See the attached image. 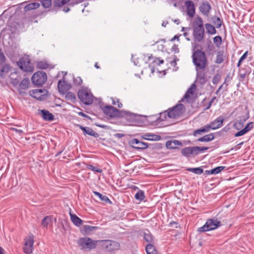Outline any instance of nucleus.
<instances>
[{
  "mask_svg": "<svg viewBox=\"0 0 254 254\" xmlns=\"http://www.w3.org/2000/svg\"><path fill=\"white\" fill-rule=\"evenodd\" d=\"M184 109L185 107L183 104L177 105L172 109H169L167 113L164 112L160 113L159 119L160 121H163L167 120V118L176 119L183 114Z\"/></svg>",
  "mask_w": 254,
  "mask_h": 254,
  "instance_id": "obj_1",
  "label": "nucleus"
},
{
  "mask_svg": "<svg viewBox=\"0 0 254 254\" xmlns=\"http://www.w3.org/2000/svg\"><path fill=\"white\" fill-rule=\"evenodd\" d=\"M81 249L84 250H91L99 245V240H93L88 237H83L79 239L77 242Z\"/></svg>",
  "mask_w": 254,
  "mask_h": 254,
  "instance_id": "obj_2",
  "label": "nucleus"
},
{
  "mask_svg": "<svg viewBox=\"0 0 254 254\" xmlns=\"http://www.w3.org/2000/svg\"><path fill=\"white\" fill-rule=\"evenodd\" d=\"M193 63L200 69L205 68L206 64V58L203 52L197 50L192 55Z\"/></svg>",
  "mask_w": 254,
  "mask_h": 254,
  "instance_id": "obj_3",
  "label": "nucleus"
},
{
  "mask_svg": "<svg viewBox=\"0 0 254 254\" xmlns=\"http://www.w3.org/2000/svg\"><path fill=\"white\" fill-rule=\"evenodd\" d=\"M99 246L106 252L112 253L120 249V244L111 240H99Z\"/></svg>",
  "mask_w": 254,
  "mask_h": 254,
  "instance_id": "obj_4",
  "label": "nucleus"
},
{
  "mask_svg": "<svg viewBox=\"0 0 254 254\" xmlns=\"http://www.w3.org/2000/svg\"><path fill=\"white\" fill-rule=\"evenodd\" d=\"M221 225V222L217 219H209L207 220L205 224L198 228V231L200 232L213 230Z\"/></svg>",
  "mask_w": 254,
  "mask_h": 254,
  "instance_id": "obj_5",
  "label": "nucleus"
},
{
  "mask_svg": "<svg viewBox=\"0 0 254 254\" xmlns=\"http://www.w3.org/2000/svg\"><path fill=\"white\" fill-rule=\"evenodd\" d=\"M47 79L46 73L42 71L35 72L31 78L32 83L38 86L42 85Z\"/></svg>",
  "mask_w": 254,
  "mask_h": 254,
  "instance_id": "obj_6",
  "label": "nucleus"
},
{
  "mask_svg": "<svg viewBox=\"0 0 254 254\" xmlns=\"http://www.w3.org/2000/svg\"><path fill=\"white\" fill-rule=\"evenodd\" d=\"M17 65L24 71L32 72L33 71V66L29 59L20 58L17 62Z\"/></svg>",
  "mask_w": 254,
  "mask_h": 254,
  "instance_id": "obj_7",
  "label": "nucleus"
},
{
  "mask_svg": "<svg viewBox=\"0 0 254 254\" xmlns=\"http://www.w3.org/2000/svg\"><path fill=\"white\" fill-rule=\"evenodd\" d=\"M78 96L80 100L86 105H90L93 102V95L85 90H79Z\"/></svg>",
  "mask_w": 254,
  "mask_h": 254,
  "instance_id": "obj_8",
  "label": "nucleus"
},
{
  "mask_svg": "<svg viewBox=\"0 0 254 254\" xmlns=\"http://www.w3.org/2000/svg\"><path fill=\"white\" fill-rule=\"evenodd\" d=\"M23 250L25 253L30 254L33 250L34 240L33 235H30L25 239Z\"/></svg>",
  "mask_w": 254,
  "mask_h": 254,
  "instance_id": "obj_9",
  "label": "nucleus"
},
{
  "mask_svg": "<svg viewBox=\"0 0 254 254\" xmlns=\"http://www.w3.org/2000/svg\"><path fill=\"white\" fill-rule=\"evenodd\" d=\"M141 123L140 115L128 112V126H139Z\"/></svg>",
  "mask_w": 254,
  "mask_h": 254,
  "instance_id": "obj_10",
  "label": "nucleus"
},
{
  "mask_svg": "<svg viewBox=\"0 0 254 254\" xmlns=\"http://www.w3.org/2000/svg\"><path fill=\"white\" fill-rule=\"evenodd\" d=\"M102 110L105 114L111 118L117 117L120 115L119 110L111 105L104 107Z\"/></svg>",
  "mask_w": 254,
  "mask_h": 254,
  "instance_id": "obj_11",
  "label": "nucleus"
},
{
  "mask_svg": "<svg viewBox=\"0 0 254 254\" xmlns=\"http://www.w3.org/2000/svg\"><path fill=\"white\" fill-rule=\"evenodd\" d=\"M194 40L197 42H201L205 36L204 28H194L193 31Z\"/></svg>",
  "mask_w": 254,
  "mask_h": 254,
  "instance_id": "obj_12",
  "label": "nucleus"
},
{
  "mask_svg": "<svg viewBox=\"0 0 254 254\" xmlns=\"http://www.w3.org/2000/svg\"><path fill=\"white\" fill-rule=\"evenodd\" d=\"M129 143L132 147L137 149H145L148 147L147 143L140 141L136 138L130 140Z\"/></svg>",
  "mask_w": 254,
  "mask_h": 254,
  "instance_id": "obj_13",
  "label": "nucleus"
},
{
  "mask_svg": "<svg viewBox=\"0 0 254 254\" xmlns=\"http://www.w3.org/2000/svg\"><path fill=\"white\" fill-rule=\"evenodd\" d=\"M185 5L187 8V15L190 18L193 17L195 12V9L193 2L190 0H187L185 2Z\"/></svg>",
  "mask_w": 254,
  "mask_h": 254,
  "instance_id": "obj_14",
  "label": "nucleus"
},
{
  "mask_svg": "<svg viewBox=\"0 0 254 254\" xmlns=\"http://www.w3.org/2000/svg\"><path fill=\"white\" fill-rule=\"evenodd\" d=\"M58 87L60 93L64 94L71 88V86L65 81L60 80L58 82Z\"/></svg>",
  "mask_w": 254,
  "mask_h": 254,
  "instance_id": "obj_15",
  "label": "nucleus"
},
{
  "mask_svg": "<svg viewBox=\"0 0 254 254\" xmlns=\"http://www.w3.org/2000/svg\"><path fill=\"white\" fill-rule=\"evenodd\" d=\"M223 121L224 118L222 117H219L211 122L209 125L211 129L215 130L223 126Z\"/></svg>",
  "mask_w": 254,
  "mask_h": 254,
  "instance_id": "obj_16",
  "label": "nucleus"
},
{
  "mask_svg": "<svg viewBox=\"0 0 254 254\" xmlns=\"http://www.w3.org/2000/svg\"><path fill=\"white\" fill-rule=\"evenodd\" d=\"M201 12L205 16H208L211 10V7L208 2H203L199 7Z\"/></svg>",
  "mask_w": 254,
  "mask_h": 254,
  "instance_id": "obj_17",
  "label": "nucleus"
},
{
  "mask_svg": "<svg viewBox=\"0 0 254 254\" xmlns=\"http://www.w3.org/2000/svg\"><path fill=\"white\" fill-rule=\"evenodd\" d=\"M141 137L145 140L157 141L161 139L160 135L152 133H146L141 136Z\"/></svg>",
  "mask_w": 254,
  "mask_h": 254,
  "instance_id": "obj_18",
  "label": "nucleus"
},
{
  "mask_svg": "<svg viewBox=\"0 0 254 254\" xmlns=\"http://www.w3.org/2000/svg\"><path fill=\"white\" fill-rule=\"evenodd\" d=\"M43 91L41 89H34L29 91V95L32 97L39 100L42 99Z\"/></svg>",
  "mask_w": 254,
  "mask_h": 254,
  "instance_id": "obj_19",
  "label": "nucleus"
},
{
  "mask_svg": "<svg viewBox=\"0 0 254 254\" xmlns=\"http://www.w3.org/2000/svg\"><path fill=\"white\" fill-rule=\"evenodd\" d=\"M70 0H53V5L55 9H59L68 3Z\"/></svg>",
  "mask_w": 254,
  "mask_h": 254,
  "instance_id": "obj_20",
  "label": "nucleus"
},
{
  "mask_svg": "<svg viewBox=\"0 0 254 254\" xmlns=\"http://www.w3.org/2000/svg\"><path fill=\"white\" fill-rule=\"evenodd\" d=\"M40 112L42 115V117L45 121H52L54 120V115L48 111L45 110H41Z\"/></svg>",
  "mask_w": 254,
  "mask_h": 254,
  "instance_id": "obj_21",
  "label": "nucleus"
},
{
  "mask_svg": "<svg viewBox=\"0 0 254 254\" xmlns=\"http://www.w3.org/2000/svg\"><path fill=\"white\" fill-rule=\"evenodd\" d=\"M79 127L85 134H87L96 137L98 136V133L94 131L91 128L89 127H83L80 125H79Z\"/></svg>",
  "mask_w": 254,
  "mask_h": 254,
  "instance_id": "obj_22",
  "label": "nucleus"
},
{
  "mask_svg": "<svg viewBox=\"0 0 254 254\" xmlns=\"http://www.w3.org/2000/svg\"><path fill=\"white\" fill-rule=\"evenodd\" d=\"M182 142L177 140L168 141L166 143L167 148L169 149H176L178 146H182Z\"/></svg>",
  "mask_w": 254,
  "mask_h": 254,
  "instance_id": "obj_23",
  "label": "nucleus"
},
{
  "mask_svg": "<svg viewBox=\"0 0 254 254\" xmlns=\"http://www.w3.org/2000/svg\"><path fill=\"white\" fill-rule=\"evenodd\" d=\"M196 84L195 83L192 84L184 95V98L188 99L191 97L194 94V92L196 90Z\"/></svg>",
  "mask_w": 254,
  "mask_h": 254,
  "instance_id": "obj_24",
  "label": "nucleus"
},
{
  "mask_svg": "<svg viewBox=\"0 0 254 254\" xmlns=\"http://www.w3.org/2000/svg\"><path fill=\"white\" fill-rule=\"evenodd\" d=\"M69 215L71 221L75 226H80L82 224L83 221L75 214L69 212Z\"/></svg>",
  "mask_w": 254,
  "mask_h": 254,
  "instance_id": "obj_25",
  "label": "nucleus"
},
{
  "mask_svg": "<svg viewBox=\"0 0 254 254\" xmlns=\"http://www.w3.org/2000/svg\"><path fill=\"white\" fill-rule=\"evenodd\" d=\"M194 147H187L182 149L181 153L183 156L189 157L191 154H195Z\"/></svg>",
  "mask_w": 254,
  "mask_h": 254,
  "instance_id": "obj_26",
  "label": "nucleus"
},
{
  "mask_svg": "<svg viewBox=\"0 0 254 254\" xmlns=\"http://www.w3.org/2000/svg\"><path fill=\"white\" fill-rule=\"evenodd\" d=\"M211 129L209 125H206L200 128L195 130L193 134L194 136H196L197 134H201L202 133L209 132Z\"/></svg>",
  "mask_w": 254,
  "mask_h": 254,
  "instance_id": "obj_27",
  "label": "nucleus"
},
{
  "mask_svg": "<svg viewBox=\"0 0 254 254\" xmlns=\"http://www.w3.org/2000/svg\"><path fill=\"white\" fill-rule=\"evenodd\" d=\"M29 83V79L27 78H24L21 81V83L19 84V87L18 89L20 94L22 93V91H21V90H25L28 88Z\"/></svg>",
  "mask_w": 254,
  "mask_h": 254,
  "instance_id": "obj_28",
  "label": "nucleus"
},
{
  "mask_svg": "<svg viewBox=\"0 0 254 254\" xmlns=\"http://www.w3.org/2000/svg\"><path fill=\"white\" fill-rule=\"evenodd\" d=\"M40 3L36 2L30 3L24 7V10L27 11L31 10L36 9L40 7Z\"/></svg>",
  "mask_w": 254,
  "mask_h": 254,
  "instance_id": "obj_29",
  "label": "nucleus"
},
{
  "mask_svg": "<svg viewBox=\"0 0 254 254\" xmlns=\"http://www.w3.org/2000/svg\"><path fill=\"white\" fill-rule=\"evenodd\" d=\"M214 138L213 134L210 133L198 138L197 140L200 142H209L212 140Z\"/></svg>",
  "mask_w": 254,
  "mask_h": 254,
  "instance_id": "obj_30",
  "label": "nucleus"
},
{
  "mask_svg": "<svg viewBox=\"0 0 254 254\" xmlns=\"http://www.w3.org/2000/svg\"><path fill=\"white\" fill-rule=\"evenodd\" d=\"M205 27L207 33L213 35L216 33L215 27L210 24L206 23L205 24Z\"/></svg>",
  "mask_w": 254,
  "mask_h": 254,
  "instance_id": "obj_31",
  "label": "nucleus"
},
{
  "mask_svg": "<svg viewBox=\"0 0 254 254\" xmlns=\"http://www.w3.org/2000/svg\"><path fill=\"white\" fill-rule=\"evenodd\" d=\"M145 250L147 254H157L155 247L151 244L146 246Z\"/></svg>",
  "mask_w": 254,
  "mask_h": 254,
  "instance_id": "obj_32",
  "label": "nucleus"
},
{
  "mask_svg": "<svg viewBox=\"0 0 254 254\" xmlns=\"http://www.w3.org/2000/svg\"><path fill=\"white\" fill-rule=\"evenodd\" d=\"M223 52L219 51L217 53L216 59L215 63L217 64H220L224 62Z\"/></svg>",
  "mask_w": 254,
  "mask_h": 254,
  "instance_id": "obj_33",
  "label": "nucleus"
},
{
  "mask_svg": "<svg viewBox=\"0 0 254 254\" xmlns=\"http://www.w3.org/2000/svg\"><path fill=\"white\" fill-rule=\"evenodd\" d=\"M134 197L139 201H142L145 197L144 192L142 190H138L135 194Z\"/></svg>",
  "mask_w": 254,
  "mask_h": 254,
  "instance_id": "obj_34",
  "label": "nucleus"
},
{
  "mask_svg": "<svg viewBox=\"0 0 254 254\" xmlns=\"http://www.w3.org/2000/svg\"><path fill=\"white\" fill-rule=\"evenodd\" d=\"M189 172H192L194 174L200 175L203 172V170L201 167L198 168H189L187 169Z\"/></svg>",
  "mask_w": 254,
  "mask_h": 254,
  "instance_id": "obj_35",
  "label": "nucleus"
},
{
  "mask_svg": "<svg viewBox=\"0 0 254 254\" xmlns=\"http://www.w3.org/2000/svg\"><path fill=\"white\" fill-rule=\"evenodd\" d=\"M143 238L149 244L151 243L153 241L152 236L149 231L144 232Z\"/></svg>",
  "mask_w": 254,
  "mask_h": 254,
  "instance_id": "obj_36",
  "label": "nucleus"
},
{
  "mask_svg": "<svg viewBox=\"0 0 254 254\" xmlns=\"http://www.w3.org/2000/svg\"><path fill=\"white\" fill-rule=\"evenodd\" d=\"M195 26L194 28H204L202 19L200 17H197L194 20Z\"/></svg>",
  "mask_w": 254,
  "mask_h": 254,
  "instance_id": "obj_37",
  "label": "nucleus"
},
{
  "mask_svg": "<svg viewBox=\"0 0 254 254\" xmlns=\"http://www.w3.org/2000/svg\"><path fill=\"white\" fill-rule=\"evenodd\" d=\"M37 66L40 69H47L49 67L50 64L46 62L40 61L37 63Z\"/></svg>",
  "mask_w": 254,
  "mask_h": 254,
  "instance_id": "obj_38",
  "label": "nucleus"
},
{
  "mask_svg": "<svg viewBox=\"0 0 254 254\" xmlns=\"http://www.w3.org/2000/svg\"><path fill=\"white\" fill-rule=\"evenodd\" d=\"M10 67L7 64H5L1 68L0 70V76L3 77L9 71Z\"/></svg>",
  "mask_w": 254,
  "mask_h": 254,
  "instance_id": "obj_39",
  "label": "nucleus"
},
{
  "mask_svg": "<svg viewBox=\"0 0 254 254\" xmlns=\"http://www.w3.org/2000/svg\"><path fill=\"white\" fill-rule=\"evenodd\" d=\"M94 193L96 196H99V197L100 198V199L101 200L104 201L105 202L111 203V201L110 200V199L108 198V197L107 196L103 195L101 193H100V192H97V191H94Z\"/></svg>",
  "mask_w": 254,
  "mask_h": 254,
  "instance_id": "obj_40",
  "label": "nucleus"
},
{
  "mask_svg": "<svg viewBox=\"0 0 254 254\" xmlns=\"http://www.w3.org/2000/svg\"><path fill=\"white\" fill-rule=\"evenodd\" d=\"M51 216H47L42 220L41 225L43 227L47 228L48 224L51 222Z\"/></svg>",
  "mask_w": 254,
  "mask_h": 254,
  "instance_id": "obj_41",
  "label": "nucleus"
},
{
  "mask_svg": "<svg viewBox=\"0 0 254 254\" xmlns=\"http://www.w3.org/2000/svg\"><path fill=\"white\" fill-rule=\"evenodd\" d=\"M212 21L216 28H219L221 27L222 21L220 18L214 16L212 17Z\"/></svg>",
  "mask_w": 254,
  "mask_h": 254,
  "instance_id": "obj_42",
  "label": "nucleus"
},
{
  "mask_svg": "<svg viewBox=\"0 0 254 254\" xmlns=\"http://www.w3.org/2000/svg\"><path fill=\"white\" fill-rule=\"evenodd\" d=\"M65 98L66 100L70 101L72 102H74L76 100L75 95L71 92L66 93L65 95Z\"/></svg>",
  "mask_w": 254,
  "mask_h": 254,
  "instance_id": "obj_43",
  "label": "nucleus"
},
{
  "mask_svg": "<svg viewBox=\"0 0 254 254\" xmlns=\"http://www.w3.org/2000/svg\"><path fill=\"white\" fill-rule=\"evenodd\" d=\"M209 149L208 147L194 146L195 154L197 155L199 153L203 152Z\"/></svg>",
  "mask_w": 254,
  "mask_h": 254,
  "instance_id": "obj_44",
  "label": "nucleus"
},
{
  "mask_svg": "<svg viewBox=\"0 0 254 254\" xmlns=\"http://www.w3.org/2000/svg\"><path fill=\"white\" fill-rule=\"evenodd\" d=\"M53 1L52 0H43L41 2L44 8H49L53 4Z\"/></svg>",
  "mask_w": 254,
  "mask_h": 254,
  "instance_id": "obj_45",
  "label": "nucleus"
},
{
  "mask_svg": "<svg viewBox=\"0 0 254 254\" xmlns=\"http://www.w3.org/2000/svg\"><path fill=\"white\" fill-rule=\"evenodd\" d=\"M225 168V167L224 166L217 167L213 169H211V173H212V174H217L223 170Z\"/></svg>",
  "mask_w": 254,
  "mask_h": 254,
  "instance_id": "obj_46",
  "label": "nucleus"
},
{
  "mask_svg": "<svg viewBox=\"0 0 254 254\" xmlns=\"http://www.w3.org/2000/svg\"><path fill=\"white\" fill-rule=\"evenodd\" d=\"M97 229V227L91 226L89 225H84V230L85 232L87 234H89L91 231L95 230Z\"/></svg>",
  "mask_w": 254,
  "mask_h": 254,
  "instance_id": "obj_47",
  "label": "nucleus"
},
{
  "mask_svg": "<svg viewBox=\"0 0 254 254\" xmlns=\"http://www.w3.org/2000/svg\"><path fill=\"white\" fill-rule=\"evenodd\" d=\"M213 42L217 47L220 46L222 43V38L220 36H217L213 38Z\"/></svg>",
  "mask_w": 254,
  "mask_h": 254,
  "instance_id": "obj_48",
  "label": "nucleus"
},
{
  "mask_svg": "<svg viewBox=\"0 0 254 254\" xmlns=\"http://www.w3.org/2000/svg\"><path fill=\"white\" fill-rule=\"evenodd\" d=\"M205 79L204 76L203 75H201L199 74H197V78H196V82L197 83H199L201 84H203L205 82Z\"/></svg>",
  "mask_w": 254,
  "mask_h": 254,
  "instance_id": "obj_49",
  "label": "nucleus"
},
{
  "mask_svg": "<svg viewBox=\"0 0 254 254\" xmlns=\"http://www.w3.org/2000/svg\"><path fill=\"white\" fill-rule=\"evenodd\" d=\"M254 127V123L250 122L248 123L247 126L243 128L246 133H247L248 131L251 130Z\"/></svg>",
  "mask_w": 254,
  "mask_h": 254,
  "instance_id": "obj_50",
  "label": "nucleus"
},
{
  "mask_svg": "<svg viewBox=\"0 0 254 254\" xmlns=\"http://www.w3.org/2000/svg\"><path fill=\"white\" fill-rule=\"evenodd\" d=\"M87 168L89 170H92L93 171L96 172H98V173H101L102 172V169H101L100 168H98L95 167H94L92 165H88L87 166Z\"/></svg>",
  "mask_w": 254,
  "mask_h": 254,
  "instance_id": "obj_51",
  "label": "nucleus"
},
{
  "mask_svg": "<svg viewBox=\"0 0 254 254\" xmlns=\"http://www.w3.org/2000/svg\"><path fill=\"white\" fill-rule=\"evenodd\" d=\"M247 56H248V52L247 51L242 55V56L239 59L238 63L237 64L238 67L240 66L242 63L243 62V61L244 60H245L246 59V58L247 57Z\"/></svg>",
  "mask_w": 254,
  "mask_h": 254,
  "instance_id": "obj_52",
  "label": "nucleus"
},
{
  "mask_svg": "<svg viewBox=\"0 0 254 254\" xmlns=\"http://www.w3.org/2000/svg\"><path fill=\"white\" fill-rule=\"evenodd\" d=\"M131 61L135 65H140V60L137 57H136V56H132L131 59Z\"/></svg>",
  "mask_w": 254,
  "mask_h": 254,
  "instance_id": "obj_53",
  "label": "nucleus"
},
{
  "mask_svg": "<svg viewBox=\"0 0 254 254\" xmlns=\"http://www.w3.org/2000/svg\"><path fill=\"white\" fill-rule=\"evenodd\" d=\"M243 126V123L242 121L236 122L234 125V127L237 130H239Z\"/></svg>",
  "mask_w": 254,
  "mask_h": 254,
  "instance_id": "obj_54",
  "label": "nucleus"
},
{
  "mask_svg": "<svg viewBox=\"0 0 254 254\" xmlns=\"http://www.w3.org/2000/svg\"><path fill=\"white\" fill-rule=\"evenodd\" d=\"M111 99L112 100V104L114 105H116L117 104L119 108H121L122 107V104L120 102L119 99H114L113 98H112Z\"/></svg>",
  "mask_w": 254,
  "mask_h": 254,
  "instance_id": "obj_55",
  "label": "nucleus"
},
{
  "mask_svg": "<svg viewBox=\"0 0 254 254\" xmlns=\"http://www.w3.org/2000/svg\"><path fill=\"white\" fill-rule=\"evenodd\" d=\"M5 60V57L2 52L0 49V65L2 64Z\"/></svg>",
  "mask_w": 254,
  "mask_h": 254,
  "instance_id": "obj_56",
  "label": "nucleus"
},
{
  "mask_svg": "<svg viewBox=\"0 0 254 254\" xmlns=\"http://www.w3.org/2000/svg\"><path fill=\"white\" fill-rule=\"evenodd\" d=\"M74 83L77 85H80L82 82V80L80 77H77L74 79Z\"/></svg>",
  "mask_w": 254,
  "mask_h": 254,
  "instance_id": "obj_57",
  "label": "nucleus"
},
{
  "mask_svg": "<svg viewBox=\"0 0 254 254\" xmlns=\"http://www.w3.org/2000/svg\"><path fill=\"white\" fill-rule=\"evenodd\" d=\"M246 133L245 132L244 130L243 129L241 130H240V131L237 132L236 133H235V137H239V136L243 135H244Z\"/></svg>",
  "mask_w": 254,
  "mask_h": 254,
  "instance_id": "obj_58",
  "label": "nucleus"
},
{
  "mask_svg": "<svg viewBox=\"0 0 254 254\" xmlns=\"http://www.w3.org/2000/svg\"><path fill=\"white\" fill-rule=\"evenodd\" d=\"M84 0H75V2H71L70 3V5H71L72 6L74 5L75 4L79 3L81 2H82Z\"/></svg>",
  "mask_w": 254,
  "mask_h": 254,
  "instance_id": "obj_59",
  "label": "nucleus"
},
{
  "mask_svg": "<svg viewBox=\"0 0 254 254\" xmlns=\"http://www.w3.org/2000/svg\"><path fill=\"white\" fill-rule=\"evenodd\" d=\"M129 188L134 190H138L137 187L133 185L128 186V189Z\"/></svg>",
  "mask_w": 254,
  "mask_h": 254,
  "instance_id": "obj_60",
  "label": "nucleus"
},
{
  "mask_svg": "<svg viewBox=\"0 0 254 254\" xmlns=\"http://www.w3.org/2000/svg\"><path fill=\"white\" fill-rule=\"evenodd\" d=\"M184 36L186 37V39L188 40V41H190V38L188 36L189 34L187 33V32H184Z\"/></svg>",
  "mask_w": 254,
  "mask_h": 254,
  "instance_id": "obj_61",
  "label": "nucleus"
},
{
  "mask_svg": "<svg viewBox=\"0 0 254 254\" xmlns=\"http://www.w3.org/2000/svg\"><path fill=\"white\" fill-rule=\"evenodd\" d=\"M212 101H209L205 110H207V109H209L211 106H212Z\"/></svg>",
  "mask_w": 254,
  "mask_h": 254,
  "instance_id": "obj_62",
  "label": "nucleus"
},
{
  "mask_svg": "<svg viewBox=\"0 0 254 254\" xmlns=\"http://www.w3.org/2000/svg\"><path fill=\"white\" fill-rule=\"evenodd\" d=\"M212 81H213V84H217L218 81V79L216 77H214Z\"/></svg>",
  "mask_w": 254,
  "mask_h": 254,
  "instance_id": "obj_63",
  "label": "nucleus"
},
{
  "mask_svg": "<svg viewBox=\"0 0 254 254\" xmlns=\"http://www.w3.org/2000/svg\"><path fill=\"white\" fill-rule=\"evenodd\" d=\"M69 10H70V9L68 7H64V9H63V10L65 12L69 11Z\"/></svg>",
  "mask_w": 254,
  "mask_h": 254,
  "instance_id": "obj_64",
  "label": "nucleus"
}]
</instances>
